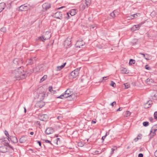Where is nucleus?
<instances>
[{
	"instance_id": "3",
	"label": "nucleus",
	"mask_w": 157,
	"mask_h": 157,
	"mask_svg": "<svg viewBox=\"0 0 157 157\" xmlns=\"http://www.w3.org/2000/svg\"><path fill=\"white\" fill-rule=\"evenodd\" d=\"M13 65L14 66H21L23 63V60L22 58H16L13 60Z\"/></svg>"
},
{
	"instance_id": "64",
	"label": "nucleus",
	"mask_w": 157,
	"mask_h": 157,
	"mask_svg": "<svg viewBox=\"0 0 157 157\" xmlns=\"http://www.w3.org/2000/svg\"><path fill=\"white\" fill-rule=\"evenodd\" d=\"M57 118L59 120L60 118H61V117L60 116H58Z\"/></svg>"
},
{
	"instance_id": "46",
	"label": "nucleus",
	"mask_w": 157,
	"mask_h": 157,
	"mask_svg": "<svg viewBox=\"0 0 157 157\" xmlns=\"http://www.w3.org/2000/svg\"><path fill=\"white\" fill-rule=\"evenodd\" d=\"M6 144H7V146H8V147H9L10 148L13 150V151L14 150V148H13V147L12 146H11V145H10L9 144V143L7 142Z\"/></svg>"
},
{
	"instance_id": "39",
	"label": "nucleus",
	"mask_w": 157,
	"mask_h": 157,
	"mask_svg": "<svg viewBox=\"0 0 157 157\" xmlns=\"http://www.w3.org/2000/svg\"><path fill=\"white\" fill-rule=\"evenodd\" d=\"M143 124L144 126L147 127L149 125V123L147 121H145L143 122Z\"/></svg>"
},
{
	"instance_id": "10",
	"label": "nucleus",
	"mask_w": 157,
	"mask_h": 157,
	"mask_svg": "<svg viewBox=\"0 0 157 157\" xmlns=\"http://www.w3.org/2000/svg\"><path fill=\"white\" fill-rule=\"evenodd\" d=\"M54 132V129L52 127L47 128L45 131L46 134L49 135L52 133Z\"/></svg>"
},
{
	"instance_id": "49",
	"label": "nucleus",
	"mask_w": 157,
	"mask_h": 157,
	"mask_svg": "<svg viewBox=\"0 0 157 157\" xmlns=\"http://www.w3.org/2000/svg\"><path fill=\"white\" fill-rule=\"evenodd\" d=\"M48 90L50 92H51V93H52V91H53V90L52 89V86H49L48 87Z\"/></svg>"
},
{
	"instance_id": "16",
	"label": "nucleus",
	"mask_w": 157,
	"mask_h": 157,
	"mask_svg": "<svg viewBox=\"0 0 157 157\" xmlns=\"http://www.w3.org/2000/svg\"><path fill=\"white\" fill-rule=\"evenodd\" d=\"M88 6L85 3H82L80 5L79 7L81 10H83L85 9L88 8Z\"/></svg>"
},
{
	"instance_id": "25",
	"label": "nucleus",
	"mask_w": 157,
	"mask_h": 157,
	"mask_svg": "<svg viewBox=\"0 0 157 157\" xmlns=\"http://www.w3.org/2000/svg\"><path fill=\"white\" fill-rule=\"evenodd\" d=\"M66 64V63H63V64L62 65L60 66H58L56 68V70L57 71H60L62 69H63L65 66Z\"/></svg>"
},
{
	"instance_id": "21",
	"label": "nucleus",
	"mask_w": 157,
	"mask_h": 157,
	"mask_svg": "<svg viewBox=\"0 0 157 157\" xmlns=\"http://www.w3.org/2000/svg\"><path fill=\"white\" fill-rule=\"evenodd\" d=\"M6 6V4L4 2L0 3V13L4 9Z\"/></svg>"
},
{
	"instance_id": "29",
	"label": "nucleus",
	"mask_w": 157,
	"mask_h": 157,
	"mask_svg": "<svg viewBox=\"0 0 157 157\" xmlns=\"http://www.w3.org/2000/svg\"><path fill=\"white\" fill-rule=\"evenodd\" d=\"M157 130L156 129L153 128L152 127L151 130V133L150 134L151 135L152 134V136H154L155 134V132Z\"/></svg>"
},
{
	"instance_id": "31",
	"label": "nucleus",
	"mask_w": 157,
	"mask_h": 157,
	"mask_svg": "<svg viewBox=\"0 0 157 157\" xmlns=\"http://www.w3.org/2000/svg\"><path fill=\"white\" fill-rule=\"evenodd\" d=\"M140 55H142L144 57L146 60H149V58L148 57V56H149V55L148 54H146L145 55V54H144L143 53H140Z\"/></svg>"
},
{
	"instance_id": "40",
	"label": "nucleus",
	"mask_w": 157,
	"mask_h": 157,
	"mask_svg": "<svg viewBox=\"0 0 157 157\" xmlns=\"http://www.w3.org/2000/svg\"><path fill=\"white\" fill-rule=\"evenodd\" d=\"M117 149V147H114L113 148H112L111 151L110 153L111 155L113 154L114 153V151L116 150Z\"/></svg>"
},
{
	"instance_id": "8",
	"label": "nucleus",
	"mask_w": 157,
	"mask_h": 157,
	"mask_svg": "<svg viewBox=\"0 0 157 157\" xmlns=\"http://www.w3.org/2000/svg\"><path fill=\"white\" fill-rule=\"evenodd\" d=\"M42 6L43 10L46 11L51 7V5L48 3H45L43 4Z\"/></svg>"
},
{
	"instance_id": "44",
	"label": "nucleus",
	"mask_w": 157,
	"mask_h": 157,
	"mask_svg": "<svg viewBox=\"0 0 157 157\" xmlns=\"http://www.w3.org/2000/svg\"><path fill=\"white\" fill-rule=\"evenodd\" d=\"M1 31L3 32H5L6 31V28L5 27H2L1 29Z\"/></svg>"
},
{
	"instance_id": "6",
	"label": "nucleus",
	"mask_w": 157,
	"mask_h": 157,
	"mask_svg": "<svg viewBox=\"0 0 157 157\" xmlns=\"http://www.w3.org/2000/svg\"><path fill=\"white\" fill-rule=\"evenodd\" d=\"M39 117L40 120L43 121H47L48 119V115L46 114L40 115Z\"/></svg>"
},
{
	"instance_id": "58",
	"label": "nucleus",
	"mask_w": 157,
	"mask_h": 157,
	"mask_svg": "<svg viewBox=\"0 0 157 157\" xmlns=\"http://www.w3.org/2000/svg\"><path fill=\"white\" fill-rule=\"evenodd\" d=\"M106 136H103L102 137V138H101V139L102 140V141H103L104 139H105V137H106Z\"/></svg>"
},
{
	"instance_id": "57",
	"label": "nucleus",
	"mask_w": 157,
	"mask_h": 157,
	"mask_svg": "<svg viewBox=\"0 0 157 157\" xmlns=\"http://www.w3.org/2000/svg\"><path fill=\"white\" fill-rule=\"evenodd\" d=\"M108 78V77H103L102 78V81H104L105 80V79H107V78Z\"/></svg>"
},
{
	"instance_id": "4",
	"label": "nucleus",
	"mask_w": 157,
	"mask_h": 157,
	"mask_svg": "<svg viewBox=\"0 0 157 157\" xmlns=\"http://www.w3.org/2000/svg\"><path fill=\"white\" fill-rule=\"evenodd\" d=\"M85 43L83 40H81L77 41L75 44L76 48H82V46L84 45Z\"/></svg>"
},
{
	"instance_id": "55",
	"label": "nucleus",
	"mask_w": 157,
	"mask_h": 157,
	"mask_svg": "<svg viewBox=\"0 0 157 157\" xmlns=\"http://www.w3.org/2000/svg\"><path fill=\"white\" fill-rule=\"evenodd\" d=\"M138 157H143V155L142 153H140L138 155Z\"/></svg>"
},
{
	"instance_id": "22",
	"label": "nucleus",
	"mask_w": 157,
	"mask_h": 157,
	"mask_svg": "<svg viewBox=\"0 0 157 157\" xmlns=\"http://www.w3.org/2000/svg\"><path fill=\"white\" fill-rule=\"evenodd\" d=\"M118 12H117L116 10H115L111 13L110 14V15L112 17H114L116 16L117 15H118Z\"/></svg>"
},
{
	"instance_id": "27",
	"label": "nucleus",
	"mask_w": 157,
	"mask_h": 157,
	"mask_svg": "<svg viewBox=\"0 0 157 157\" xmlns=\"http://www.w3.org/2000/svg\"><path fill=\"white\" fill-rule=\"evenodd\" d=\"M121 73L123 74H127V69L126 68L121 67Z\"/></svg>"
},
{
	"instance_id": "45",
	"label": "nucleus",
	"mask_w": 157,
	"mask_h": 157,
	"mask_svg": "<svg viewBox=\"0 0 157 157\" xmlns=\"http://www.w3.org/2000/svg\"><path fill=\"white\" fill-rule=\"evenodd\" d=\"M43 140L45 141V143H49L51 145H53V144L51 143V142L50 141H49L48 140Z\"/></svg>"
},
{
	"instance_id": "11",
	"label": "nucleus",
	"mask_w": 157,
	"mask_h": 157,
	"mask_svg": "<svg viewBox=\"0 0 157 157\" xmlns=\"http://www.w3.org/2000/svg\"><path fill=\"white\" fill-rule=\"evenodd\" d=\"M7 145L0 147V152L4 153L7 151Z\"/></svg>"
},
{
	"instance_id": "51",
	"label": "nucleus",
	"mask_w": 157,
	"mask_h": 157,
	"mask_svg": "<svg viewBox=\"0 0 157 157\" xmlns=\"http://www.w3.org/2000/svg\"><path fill=\"white\" fill-rule=\"evenodd\" d=\"M124 88L125 89H128V83H124Z\"/></svg>"
},
{
	"instance_id": "47",
	"label": "nucleus",
	"mask_w": 157,
	"mask_h": 157,
	"mask_svg": "<svg viewBox=\"0 0 157 157\" xmlns=\"http://www.w3.org/2000/svg\"><path fill=\"white\" fill-rule=\"evenodd\" d=\"M154 118L157 120V112H155L154 113Z\"/></svg>"
},
{
	"instance_id": "63",
	"label": "nucleus",
	"mask_w": 157,
	"mask_h": 157,
	"mask_svg": "<svg viewBox=\"0 0 157 157\" xmlns=\"http://www.w3.org/2000/svg\"><path fill=\"white\" fill-rule=\"evenodd\" d=\"M56 93V90H53V91H52V93L53 94H54Z\"/></svg>"
},
{
	"instance_id": "33",
	"label": "nucleus",
	"mask_w": 157,
	"mask_h": 157,
	"mask_svg": "<svg viewBox=\"0 0 157 157\" xmlns=\"http://www.w3.org/2000/svg\"><path fill=\"white\" fill-rule=\"evenodd\" d=\"M85 1L86 2L85 3L87 5V6H90L91 2V0H85Z\"/></svg>"
},
{
	"instance_id": "14",
	"label": "nucleus",
	"mask_w": 157,
	"mask_h": 157,
	"mask_svg": "<svg viewBox=\"0 0 157 157\" xmlns=\"http://www.w3.org/2000/svg\"><path fill=\"white\" fill-rule=\"evenodd\" d=\"M28 9V7L25 4L21 6L19 8V10L21 11L27 10Z\"/></svg>"
},
{
	"instance_id": "18",
	"label": "nucleus",
	"mask_w": 157,
	"mask_h": 157,
	"mask_svg": "<svg viewBox=\"0 0 157 157\" xmlns=\"http://www.w3.org/2000/svg\"><path fill=\"white\" fill-rule=\"evenodd\" d=\"M77 12V10L75 9L71 10L69 12L71 16L75 15Z\"/></svg>"
},
{
	"instance_id": "53",
	"label": "nucleus",
	"mask_w": 157,
	"mask_h": 157,
	"mask_svg": "<svg viewBox=\"0 0 157 157\" xmlns=\"http://www.w3.org/2000/svg\"><path fill=\"white\" fill-rule=\"evenodd\" d=\"M37 143L39 144V145L41 147V142L40 141H38V140H37V141H36Z\"/></svg>"
},
{
	"instance_id": "59",
	"label": "nucleus",
	"mask_w": 157,
	"mask_h": 157,
	"mask_svg": "<svg viewBox=\"0 0 157 157\" xmlns=\"http://www.w3.org/2000/svg\"><path fill=\"white\" fill-rule=\"evenodd\" d=\"M152 128H153L156 129L157 130V124H155V125H154L152 127Z\"/></svg>"
},
{
	"instance_id": "42",
	"label": "nucleus",
	"mask_w": 157,
	"mask_h": 157,
	"mask_svg": "<svg viewBox=\"0 0 157 157\" xmlns=\"http://www.w3.org/2000/svg\"><path fill=\"white\" fill-rule=\"evenodd\" d=\"M110 85L113 87H115L116 86V84L113 81H111Z\"/></svg>"
},
{
	"instance_id": "7",
	"label": "nucleus",
	"mask_w": 157,
	"mask_h": 157,
	"mask_svg": "<svg viewBox=\"0 0 157 157\" xmlns=\"http://www.w3.org/2000/svg\"><path fill=\"white\" fill-rule=\"evenodd\" d=\"M37 60L36 57H32L28 60V63L27 64L28 65H31L34 64Z\"/></svg>"
},
{
	"instance_id": "32",
	"label": "nucleus",
	"mask_w": 157,
	"mask_h": 157,
	"mask_svg": "<svg viewBox=\"0 0 157 157\" xmlns=\"http://www.w3.org/2000/svg\"><path fill=\"white\" fill-rule=\"evenodd\" d=\"M141 134H139L137 137L134 139V140L135 141L137 142L139 139H141Z\"/></svg>"
},
{
	"instance_id": "23",
	"label": "nucleus",
	"mask_w": 157,
	"mask_h": 157,
	"mask_svg": "<svg viewBox=\"0 0 157 157\" xmlns=\"http://www.w3.org/2000/svg\"><path fill=\"white\" fill-rule=\"evenodd\" d=\"M152 101H148L145 104V108H148L151 106V104H152Z\"/></svg>"
},
{
	"instance_id": "48",
	"label": "nucleus",
	"mask_w": 157,
	"mask_h": 157,
	"mask_svg": "<svg viewBox=\"0 0 157 157\" xmlns=\"http://www.w3.org/2000/svg\"><path fill=\"white\" fill-rule=\"evenodd\" d=\"M78 146L82 147L83 146V144L82 142H80L78 143Z\"/></svg>"
},
{
	"instance_id": "54",
	"label": "nucleus",
	"mask_w": 157,
	"mask_h": 157,
	"mask_svg": "<svg viewBox=\"0 0 157 157\" xmlns=\"http://www.w3.org/2000/svg\"><path fill=\"white\" fill-rule=\"evenodd\" d=\"M116 102L114 101L112 103H111L110 104V105L113 106L114 104H116Z\"/></svg>"
},
{
	"instance_id": "37",
	"label": "nucleus",
	"mask_w": 157,
	"mask_h": 157,
	"mask_svg": "<svg viewBox=\"0 0 157 157\" xmlns=\"http://www.w3.org/2000/svg\"><path fill=\"white\" fill-rule=\"evenodd\" d=\"M35 68H33L32 69H30L28 72H27V73H28V75H29L30 74H31L33 73L34 71V70Z\"/></svg>"
},
{
	"instance_id": "19",
	"label": "nucleus",
	"mask_w": 157,
	"mask_h": 157,
	"mask_svg": "<svg viewBox=\"0 0 157 157\" xmlns=\"http://www.w3.org/2000/svg\"><path fill=\"white\" fill-rule=\"evenodd\" d=\"M154 82V80L151 78H148L145 80V82L147 84H151V83Z\"/></svg>"
},
{
	"instance_id": "1",
	"label": "nucleus",
	"mask_w": 157,
	"mask_h": 157,
	"mask_svg": "<svg viewBox=\"0 0 157 157\" xmlns=\"http://www.w3.org/2000/svg\"><path fill=\"white\" fill-rule=\"evenodd\" d=\"M28 73L25 71L23 66H20L12 72V76L16 78V80H20L26 78Z\"/></svg>"
},
{
	"instance_id": "36",
	"label": "nucleus",
	"mask_w": 157,
	"mask_h": 157,
	"mask_svg": "<svg viewBox=\"0 0 157 157\" xmlns=\"http://www.w3.org/2000/svg\"><path fill=\"white\" fill-rule=\"evenodd\" d=\"M64 9L63 10V11H64V10L65 11L66 10V7L65 6H61V7L58 8H57L56 9H55V11H56L57 10H61V9Z\"/></svg>"
},
{
	"instance_id": "17",
	"label": "nucleus",
	"mask_w": 157,
	"mask_h": 157,
	"mask_svg": "<svg viewBox=\"0 0 157 157\" xmlns=\"http://www.w3.org/2000/svg\"><path fill=\"white\" fill-rule=\"evenodd\" d=\"M65 98H67V100L69 101H71L75 98V94L69 95L65 97Z\"/></svg>"
},
{
	"instance_id": "5",
	"label": "nucleus",
	"mask_w": 157,
	"mask_h": 157,
	"mask_svg": "<svg viewBox=\"0 0 157 157\" xmlns=\"http://www.w3.org/2000/svg\"><path fill=\"white\" fill-rule=\"evenodd\" d=\"M63 12L61 11H57L55 13L54 17L60 20L62 19H63Z\"/></svg>"
},
{
	"instance_id": "43",
	"label": "nucleus",
	"mask_w": 157,
	"mask_h": 157,
	"mask_svg": "<svg viewBox=\"0 0 157 157\" xmlns=\"http://www.w3.org/2000/svg\"><path fill=\"white\" fill-rule=\"evenodd\" d=\"M4 133H5V135H6V136L8 138H9V137H10L9 135V134L8 132L6 130H5L4 131Z\"/></svg>"
},
{
	"instance_id": "26",
	"label": "nucleus",
	"mask_w": 157,
	"mask_h": 157,
	"mask_svg": "<svg viewBox=\"0 0 157 157\" xmlns=\"http://www.w3.org/2000/svg\"><path fill=\"white\" fill-rule=\"evenodd\" d=\"M71 41H69L67 40H66L65 41V45L66 46V47H69L71 46Z\"/></svg>"
},
{
	"instance_id": "50",
	"label": "nucleus",
	"mask_w": 157,
	"mask_h": 157,
	"mask_svg": "<svg viewBox=\"0 0 157 157\" xmlns=\"http://www.w3.org/2000/svg\"><path fill=\"white\" fill-rule=\"evenodd\" d=\"M145 68L148 70H149L151 69L149 67V66L147 65H145Z\"/></svg>"
},
{
	"instance_id": "12",
	"label": "nucleus",
	"mask_w": 157,
	"mask_h": 157,
	"mask_svg": "<svg viewBox=\"0 0 157 157\" xmlns=\"http://www.w3.org/2000/svg\"><path fill=\"white\" fill-rule=\"evenodd\" d=\"M9 141H10L9 139H10V141L14 143H16L18 142L17 139V137L14 136H10L7 138Z\"/></svg>"
},
{
	"instance_id": "38",
	"label": "nucleus",
	"mask_w": 157,
	"mask_h": 157,
	"mask_svg": "<svg viewBox=\"0 0 157 157\" xmlns=\"http://www.w3.org/2000/svg\"><path fill=\"white\" fill-rule=\"evenodd\" d=\"M56 98H61L62 99H63L64 98H65V96L64 94H63L60 96L57 97Z\"/></svg>"
},
{
	"instance_id": "20",
	"label": "nucleus",
	"mask_w": 157,
	"mask_h": 157,
	"mask_svg": "<svg viewBox=\"0 0 157 157\" xmlns=\"http://www.w3.org/2000/svg\"><path fill=\"white\" fill-rule=\"evenodd\" d=\"M27 140L26 137L24 136L21 137L19 140V142L20 143H23L25 142Z\"/></svg>"
},
{
	"instance_id": "62",
	"label": "nucleus",
	"mask_w": 157,
	"mask_h": 157,
	"mask_svg": "<svg viewBox=\"0 0 157 157\" xmlns=\"http://www.w3.org/2000/svg\"><path fill=\"white\" fill-rule=\"evenodd\" d=\"M154 155L155 157H157V150L154 153Z\"/></svg>"
},
{
	"instance_id": "61",
	"label": "nucleus",
	"mask_w": 157,
	"mask_h": 157,
	"mask_svg": "<svg viewBox=\"0 0 157 157\" xmlns=\"http://www.w3.org/2000/svg\"><path fill=\"white\" fill-rule=\"evenodd\" d=\"M153 95V97H154V98H152L153 99H156L157 98L156 97V95L155 94H154Z\"/></svg>"
},
{
	"instance_id": "24",
	"label": "nucleus",
	"mask_w": 157,
	"mask_h": 157,
	"mask_svg": "<svg viewBox=\"0 0 157 157\" xmlns=\"http://www.w3.org/2000/svg\"><path fill=\"white\" fill-rule=\"evenodd\" d=\"M138 13L131 15L130 16H128V20L133 19L134 18H136L137 17Z\"/></svg>"
},
{
	"instance_id": "56",
	"label": "nucleus",
	"mask_w": 157,
	"mask_h": 157,
	"mask_svg": "<svg viewBox=\"0 0 157 157\" xmlns=\"http://www.w3.org/2000/svg\"><path fill=\"white\" fill-rule=\"evenodd\" d=\"M149 120L151 122H153V120H154L153 118L152 117H150L149 118Z\"/></svg>"
},
{
	"instance_id": "30",
	"label": "nucleus",
	"mask_w": 157,
	"mask_h": 157,
	"mask_svg": "<svg viewBox=\"0 0 157 157\" xmlns=\"http://www.w3.org/2000/svg\"><path fill=\"white\" fill-rule=\"evenodd\" d=\"M135 60L133 59H130L129 64L130 65H132L135 63Z\"/></svg>"
},
{
	"instance_id": "35",
	"label": "nucleus",
	"mask_w": 157,
	"mask_h": 157,
	"mask_svg": "<svg viewBox=\"0 0 157 157\" xmlns=\"http://www.w3.org/2000/svg\"><path fill=\"white\" fill-rule=\"evenodd\" d=\"M64 14L65 15H66L65 17V18L66 19H68L69 18H70V16L69 15L70 13H69V12H68L66 13L65 14V13H64Z\"/></svg>"
},
{
	"instance_id": "41",
	"label": "nucleus",
	"mask_w": 157,
	"mask_h": 157,
	"mask_svg": "<svg viewBox=\"0 0 157 157\" xmlns=\"http://www.w3.org/2000/svg\"><path fill=\"white\" fill-rule=\"evenodd\" d=\"M137 42V40L136 39H134L133 40V42L131 43V44L132 45H135Z\"/></svg>"
},
{
	"instance_id": "60",
	"label": "nucleus",
	"mask_w": 157,
	"mask_h": 157,
	"mask_svg": "<svg viewBox=\"0 0 157 157\" xmlns=\"http://www.w3.org/2000/svg\"><path fill=\"white\" fill-rule=\"evenodd\" d=\"M122 108H119L117 110V111H121L122 110Z\"/></svg>"
},
{
	"instance_id": "15",
	"label": "nucleus",
	"mask_w": 157,
	"mask_h": 157,
	"mask_svg": "<svg viewBox=\"0 0 157 157\" xmlns=\"http://www.w3.org/2000/svg\"><path fill=\"white\" fill-rule=\"evenodd\" d=\"M140 25H134L131 28V31L134 32L135 31L139 30L140 29Z\"/></svg>"
},
{
	"instance_id": "9",
	"label": "nucleus",
	"mask_w": 157,
	"mask_h": 157,
	"mask_svg": "<svg viewBox=\"0 0 157 157\" xmlns=\"http://www.w3.org/2000/svg\"><path fill=\"white\" fill-rule=\"evenodd\" d=\"M49 35L48 37H46L45 36H39L38 38L37 39H36V40H39L40 41H42L43 42H44L45 40H48L50 38L51 35L49 33Z\"/></svg>"
},
{
	"instance_id": "2",
	"label": "nucleus",
	"mask_w": 157,
	"mask_h": 157,
	"mask_svg": "<svg viewBox=\"0 0 157 157\" xmlns=\"http://www.w3.org/2000/svg\"><path fill=\"white\" fill-rule=\"evenodd\" d=\"M80 68L81 67L77 68L72 71L69 75V78H76L77 77L78 75Z\"/></svg>"
},
{
	"instance_id": "52",
	"label": "nucleus",
	"mask_w": 157,
	"mask_h": 157,
	"mask_svg": "<svg viewBox=\"0 0 157 157\" xmlns=\"http://www.w3.org/2000/svg\"><path fill=\"white\" fill-rule=\"evenodd\" d=\"M56 144H58V142H60V139L59 138H57L56 139Z\"/></svg>"
},
{
	"instance_id": "34",
	"label": "nucleus",
	"mask_w": 157,
	"mask_h": 157,
	"mask_svg": "<svg viewBox=\"0 0 157 157\" xmlns=\"http://www.w3.org/2000/svg\"><path fill=\"white\" fill-rule=\"evenodd\" d=\"M47 75H45L44 76H43L40 80V82H42L44 81L47 78Z\"/></svg>"
},
{
	"instance_id": "28",
	"label": "nucleus",
	"mask_w": 157,
	"mask_h": 157,
	"mask_svg": "<svg viewBox=\"0 0 157 157\" xmlns=\"http://www.w3.org/2000/svg\"><path fill=\"white\" fill-rule=\"evenodd\" d=\"M45 94L44 93H42L40 94L38 96V98L41 100H43L44 99Z\"/></svg>"
},
{
	"instance_id": "13",
	"label": "nucleus",
	"mask_w": 157,
	"mask_h": 157,
	"mask_svg": "<svg viewBox=\"0 0 157 157\" xmlns=\"http://www.w3.org/2000/svg\"><path fill=\"white\" fill-rule=\"evenodd\" d=\"M74 94H73V92L71 91V89H67L66 90L64 93V94L65 95V97Z\"/></svg>"
}]
</instances>
